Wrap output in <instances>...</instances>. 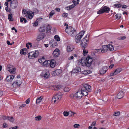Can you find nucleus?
Segmentation results:
<instances>
[{"mask_svg":"<svg viewBox=\"0 0 129 129\" xmlns=\"http://www.w3.org/2000/svg\"><path fill=\"white\" fill-rule=\"evenodd\" d=\"M64 25L66 28L65 29L66 32L70 36H74L76 34V30L72 27L68 26V24L66 23H65Z\"/></svg>","mask_w":129,"mask_h":129,"instance_id":"nucleus-1","label":"nucleus"},{"mask_svg":"<svg viewBox=\"0 0 129 129\" xmlns=\"http://www.w3.org/2000/svg\"><path fill=\"white\" fill-rule=\"evenodd\" d=\"M23 16L28 18L29 19H31L34 16V13L30 11H28L26 12L25 10H23L22 11Z\"/></svg>","mask_w":129,"mask_h":129,"instance_id":"nucleus-2","label":"nucleus"},{"mask_svg":"<svg viewBox=\"0 0 129 129\" xmlns=\"http://www.w3.org/2000/svg\"><path fill=\"white\" fill-rule=\"evenodd\" d=\"M110 8L108 7L105 6L102 7L97 13L98 14H100L104 13H108L110 11Z\"/></svg>","mask_w":129,"mask_h":129,"instance_id":"nucleus-3","label":"nucleus"},{"mask_svg":"<svg viewBox=\"0 0 129 129\" xmlns=\"http://www.w3.org/2000/svg\"><path fill=\"white\" fill-rule=\"evenodd\" d=\"M85 32V31H82L76 35L75 38V41L76 43H78L80 42L81 38L83 36Z\"/></svg>","mask_w":129,"mask_h":129,"instance_id":"nucleus-4","label":"nucleus"},{"mask_svg":"<svg viewBox=\"0 0 129 129\" xmlns=\"http://www.w3.org/2000/svg\"><path fill=\"white\" fill-rule=\"evenodd\" d=\"M87 95V93L86 92H84L81 91H79L76 92L74 94V97L78 99H80L83 96H86Z\"/></svg>","mask_w":129,"mask_h":129,"instance_id":"nucleus-5","label":"nucleus"},{"mask_svg":"<svg viewBox=\"0 0 129 129\" xmlns=\"http://www.w3.org/2000/svg\"><path fill=\"white\" fill-rule=\"evenodd\" d=\"M38 51L36 50L28 53V57L30 59H33L36 58L39 55Z\"/></svg>","mask_w":129,"mask_h":129,"instance_id":"nucleus-6","label":"nucleus"},{"mask_svg":"<svg viewBox=\"0 0 129 129\" xmlns=\"http://www.w3.org/2000/svg\"><path fill=\"white\" fill-rule=\"evenodd\" d=\"M62 96V94L61 93H57L52 98V101L54 103L57 102L61 99Z\"/></svg>","mask_w":129,"mask_h":129,"instance_id":"nucleus-7","label":"nucleus"},{"mask_svg":"<svg viewBox=\"0 0 129 129\" xmlns=\"http://www.w3.org/2000/svg\"><path fill=\"white\" fill-rule=\"evenodd\" d=\"M91 86L87 84H85L83 85L81 88V90L82 92H86L88 94V92H89L90 91Z\"/></svg>","mask_w":129,"mask_h":129,"instance_id":"nucleus-8","label":"nucleus"},{"mask_svg":"<svg viewBox=\"0 0 129 129\" xmlns=\"http://www.w3.org/2000/svg\"><path fill=\"white\" fill-rule=\"evenodd\" d=\"M7 69L11 74H14L15 73L16 68L13 65L8 64L7 65Z\"/></svg>","mask_w":129,"mask_h":129,"instance_id":"nucleus-9","label":"nucleus"},{"mask_svg":"<svg viewBox=\"0 0 129 129\" xmlns=\"http://www.w3.org/2000/svg\"><path fill=\"white\" fill-rule=\"evenodd\" d=\"M21 84V82L19 80H17L14 82L12 84L11 87L12 88L16 89L18 88Z\"/></svg>","mask_w":129,"mask_h":129,"instance_id":"nucleus-10","label":"nucleus"},{"mask_svg":"<svg viewBox=\"0 0 129 129\" xmlns=\"http://www.w3.org/2000/svg\"><path fill=\"white\" fill-rule=\"evenodd\" d=\"M102 48L104 50H107L113 51L114 50V48L113 46L111 44L104 45L102 46Z\"/></svg>","mask_w":129,"mask_h":129,"instance_id":"nucleus-11","label":"nucleus"},{"mask_svg":"<svg viewBox=\"0 0 129 129\" xmlns=\"http://www.w3.org/2000/svg\"><path fill=\"white\" fill-rule=\"evenodd\" d=\"M86 59L87 66L89 67H90L92 63V62L93 59V58L90 56H88Z\"/></svg>","mask_w":129,"mask_h":129,"instance_id":"nucleus-12","label":"nucleus"},{"mask_svg":"<svg viewBox=\"0 0 129 129\" xmlns=\"http://www.w3.org/2000/svg\"><path fill=\"white\" fill-rule=\"evenodd\" d=\"M41 75L45 78L47 79L48 78L50 74L48 70H45L42 71Z\"/></svg>","mask_w":129,"mask_h":129,"instance_id":"nucleus-13","label":"nucleus"},{"mask_svg":"<svg viewBox=\"0 0 129 129\" xmlns=\"http://www.w3.org/2000/svg\"><path fill=\"white\" fill-rule=\"evenodd\" d=\"M78 64L82 66H87L86 63L85 58L83 57L79 60L78 63Z\"/></svg>","mask_w":129,"mask_h":129,"instance_id":"nucleus-14","label":"nucleus"},{"mask_svg":"<svg viewBox=\"0 0 129 129\" xmlns=\"http://www.w3.org/2000/svg\"><path fill=\"white\" fill-rule=\"evenodd\" d=\"M18 5V2L16 0H13L11 3L10 7L13 9L16 8Z\"/></svg>","mask_w":129,"mask_h":129,"instance_id":"nucleus-15","label":"nucleus"},{"mask_svg":"<svg viewBox=\"0 0 129 129\" xmlns=\"http://www.w3.org/2000/svg\"><path fill=\"white\" fill-rule=\"evenodd\" d=\"M45 35L43 33L39 34L37 36L36 40L38 41H39L43 39L45 37Z\"/></svg>","mask_w":129,"mask_h":129,"instance_id":"nucleus-16","label":"nucleus"},{"mask_svg":"<svg viewBox=\"0 0 129 129\" xmlns=\"http://www.w3.org/2000/svg\"><path fill=\"white\" fill-rule=\"evenodd\" d=\"M88 41V40L83 39L81 43V47L83 48H85V47L87 46Z\"/></svg>","mask_w":129,"mask_h":129,"instance_id":"nucleus-17","label":"nucleus"},{"mask_svg":"<svg viewBox=\"0 0 129 129\" xmlns=\"http://www.w3.org/2000/svg\"><path fill=\"white\" fill-rule=\"evenodd\" d=\"M60 53V50L58 49H56L53 52V56L55 57H57L59 55Z\"/></svg>","mask_w":129,"mask_h":129,"instance_id":"nucleus-18","label":"nucleus"},{"mask_svg":"<svg viewBox=\"0 0 129 129\" xmlns=\"http://www.w3.org/2000/svg\"><path fill=\"white\" fill-rule=\"evenodd\" d=\"M62 72V70L60 69H56L52 73L53 75L54 76H58Z\"/></svg>","mask_w":129,"mask_h":129,"instance_id":"nucleus-19","label":"nucleus"},{"mask_svg":"<svg viewBox=\"0 0 129 129\" xmlns=\"http://www.w3.org/2000/svg\"><path fill=\"white\" fill-rule=\"evenodd\" d=\"M49 44L50 47H53L56 46L57 43L56 40H52L50 41Z\"/></svg>","mask_w":129,"mask_h":129,"instance_id":"nucleus-20","label":"nucleus"},{"mask_svg":"<svg viewBox=\"0 0 129 129\" xmlns=\"http://www.w3.org/2000/svg\"><path fill=\"white\" fill-rule=\"evenodd\" d=\"M14 78V76L12 75H9L7 76L6 79V81L8 82L12 81Z\"/></svg>","mask_w":129,"mask_h":129,"instance_id":"nucleus-21","label":"nucleus"},{"mask_svg":"<svg viewBox=\"0 0 129 129\" xmlns=\"http://www.w3.org/2000/svg\"><path fill=\"white\" fill-rule=\"evenodd\" d=\"M107 70V68L106 66H104L100 69V73L101 74H105Z\"/></svg>","mask_w":129,"mask_h":129,"instance_id":"nucleus-22","label":"nucleus"},{"mask_svg":"<svg viewBox=\"0 0 129 129\" xmlns=\"http://www.w3.org/2000/svg\"><path fill=\"white\" fill-rule=\"evenodd\" d=\"M49 66L52 68H54L56 64V61L54 59H52L50 60Z\"/></svg>","mask_w":129,"mask_h":129,"instance_id":"nucleus-23","label":"nucleus"},{"mask_svg":"<svg viewBox=\"0 0 129 129\" xmlns=\"http://www.w3.org/2000/svg\"><path fill=\"white\" fill-rule=\"evenodd\" d=\"M124 95L123 92L122 91H120L117 94V97L118 99H120L123 98Z\"/></svg>","mask_w":129,"mask_h":129,"instance_id":"nucleus-24","label":"nucleus"},{"mask_svg":"<svg viewBox=\"0 0 129 129\" xmlns=\"http://www.w3.org/2000/svg\"><path fill=\"white\" fill-rule=\"evenodd\" d=\"M53 87L55 90H59L62 89L63 88V87L61 85H53Z\"/></svg>","mask_w":129,"mask_h":129,"instance_id":"nucleus-25","label":"nucleus"},{"mask_svg":"<svg viewBox=\"0 0 129 129\" xmlns=\"http://www.w3.org/2000/svg\"><path fill=\"white\" fill-rule=\"evenodd\" d=\"M81 71V69L79 67H77L72 71L73 73H77Z\"/></svg>","mask_w":129,"mask_h":129,"instance_id":"nucleus-26","label":"nucleus"},{"mask_svg":"<svg viewBox=\"0 0 129 129\" xmlns=\"http://www.w3.org/2000/svg\"><path fill=\"white\" fill-rule=\"evenodd\" d=\"M74 49L73 46L72 45H68L67 48V51L68 52H71L73 51Z\"/></svg>","mask_w":129,"mask_h":129,"instance_id":"nucleus-27","label":"nucleus"},{"mask_svg":"<svg viewBox=\"0 0 129 129\" xmlns=\"http://www.w3.org/2000/svg\"><path fill=\"white\" fill-rule=\"evenodd\" d=\"M27 52V49L26 48L23 49L20 51L21 54L25 55L26 54Z\"/></svg>","mask_w":129,"mask_h":129,"instance_id":"nucleus-28","label":"nucleus"},{"mask_svg":"<svg viewBox=\"0 0 129 129\" xmlns=\"http://www.w3.org/2000/svg\"><path fill=\"white\" fill-rule=\"evenodd\" d=\"M75 6H76L75 5L73 4L72 5L69 6L67 7L66 8H65L68 11H69L72 9L74 8Z\"/></svg>","mask_w":129,"mask_h":129,"instance_id":"nucleus-29","label":"nucleus"},{"mask_svg":"<svg viewBox=\"0 0 129 129\" xmlns=\"http://www.w3.org/2000/svg\"><path fill=\"white\" fill-rule=\"evenodd\" d=\"M122 71V69L121 68H118L116 69L114 71V74H115L116 75L120 73Z\"/></svg>","mask_w":129,"mask_h":129,"instance_id":"nucleus-30","label":"nucleus"},{"mask_svg":"<svg viewBox=\"0 0 129 129\" xmlns=\"http://www.w3.org/2000/svg\"><path fill=\"white\" fill-rule=\"evenodd\" d=\"M81 72L82 73L85 75L90 74L91 73L90 70H85Z\"/></svg>","mask_w":129,"mask_h":129,"instance_id":"nucleus-31","label":"nucleus"},{"mask_svg":"<svg viewBox=\"0 0 129 129\" xmlns=\"http://www.w3.org/2000/svg\"><path fill=\"white\" fill-rule=\"evenodd\" d=\"M45 28L44 26H41L39 29V30L40 32H43L45 31Z\"/></svg>","mask_w":129,"mask_h":129,"instance_id":"nucleus-32","label":"nucleus"},{"mask_svg":"<svg viewBox=\"0 0 129 129\" xmlns=\"http://www.w3.org/2000/svg\"><path fill=\"white\" fill-rule=\"evenodd\" d=\"M43 99L42 96H41L40 97H39L37 98L36 100V103L37 104H38Z\"/></svg>","mask_w":129,"mask_h":129,"instance_id":"nucleus-33","label":"nucleus"},{"mask_svg":"<svg viewBox=\"0 0 129 129\" xmlns=\"http://www.w3.org/2000/svg\"><path fill=\"white\" fill-rule=\"evenodd\" d=\"M49 62L50 60H45L43 64L44 65H45L46 66H49Z\"/></svg>","mask_w":129,"mask_h":129,"instance_id":"nucleus-34","label":"nucleus"},{"mask_svg":"<svg viewBox=\"0 0 129 129\" xmlns=\"http://www.w3.org/2000/svg\"><path fill=\"white\" fill-rule=\"evenodd\" d=\"M55 12L54 10H52L49 13V18L52 17L53 15L55 14Z\"/></svg>","mask_w":129,"mask_h":129,"instance_id":"nucleus-35","label":"nucleus"},{"mask_svg":"<svg viewBox=\"0 0 129 129\" xmlns=\"http://www.w3.org/2000/svg\"><path fill=\"white\" fill-rule=\"evenodd\" d=\"M45 59L44 57H43L42 58H40L38 60V61L40 63L43 64L44 62L45 61Z\"/></svg>","mask_w":129,"mask_h":129,"instance_id":"nucleus-36","label":"nucleus"},{"mask_svg":"<svg viewBox=\"0 0 129 129\" xmlns=\"http://www.w3.org/2000/svg\"><path fill=\"white\" fill-rule=\"evenodd\" d=\"M97 51L98 53H104L105 51H106L105 50H104L103 48V49H98L97 50Z\"/></svg>","mask_w":129,"mask_h":129,"instance_id":"nucleus-37","label":"nucleus"},{"mask_svg":"<svg viewBox=\"0 0 129 129\" xmlns=\"http://www.w3.org/2000/svg\"><path fill=\"white\" fill-rule=\"evenodd\" d=\"M83 55L85 56L87 54L88 52V50L85 49V48H84V49H83Z\"/></svg>","mask_w":129,"mask_h":129,"instance_id":"nucleus-38","label":"nucleus"},{"mask_svg":"<svg viewBox=\"0 0 129 129\" xmlns=\"http://www.w3.org/2000/svg\"><path fill=\"white\" fill-rule=\"evenodd\" d=\"M8 18L10 21H12L13 20L12 18V15L11 14H10L8 15Z\"/></svg>","mask_w":129,"mask_h":129,"instance_id":"nucleus-39","label":"nucleus"},{"mask_svg":"<svg viewBox=\"0 0 129 129\" xmlns=\"http://www.w3.org/2000/svg\"><path fill=\"white\" fill-rule=\"evenodd\" d=\"M8 120L11 122H13L14 120V119L13 117L9 116Z\"/></svg>","mask_w":129,"mask_h":129,"instance_id":"nucleus-40","label":"nucleus"},{"mask_svg":"<svg viewBox=\"0 0 129 129\" xmlns=\"http://www.w3.org/2000/svg\"><path fill=\"white\" fill-rule=\"evenodd\" d=\"M42 118L41 116L40 115H38L35 117V119L37 121H39Z\"/></svg>","mask_w":129,"mask_h":129,"instance_id":"nucleus-41","label":"nucleus"},{"mask_svg":"<svg viewBox=\"0 0 129 129\" xmlns=\"http://www.w3.org/2000/svg\"><path fill=\"white\" fill-rule=\"evenodd\" d=\"M23 21H24V23H25L26 22L27 20L25 18H23L22 17H21L20 18V22H23Z\"/></svg>","mask_w":129,"mask_h":129,"instance_id":"nucleus-42","label":"nucleus"},{"mask_svg":"<svg viewBox=\"0 0 129 129\" xmlns=\"http://www.w3.org/2000/svg\"><path fill=\"white\" fill-rule=\"evenodd\" d=\"M73 2L74 3V4H75V6L77 5V4H79V0H73Z\"/></svg>","mask_w":129,"mask_h":129,"instance_id":"nucleus-43","label":"nucleus"},{"mask_svg":"<svg viewBox=\"0 0 129 129\" xmlns=\"http://www.w3.org/2000/svg\"><path fill=\"white\" fill-rule=\"evenodd\" d=\"M70 113L69 111L67 112L64 111L63 112V115L64 116H67L69 114H70Z\"/></svg>","mask_w":129,"mask_h":129,"instance_id":"nucleus-44","label":"nucleus"},{"mask_svg":"<svg viewBox=\"0 0 129 129\" xmlns=\"http://www.w3.org/2000/svg\"><path fill=\"white\" fill-rule=\"evenodd\" d=\"M32 46V44L31 43H27L26 44V47L28 49H29Z\"/></svg>","mask_w":129,"mask_h":129,"instance_id":"nucleus-45","label":"nucleus"},{"mask_svg":"<svg viewBox=\"0 0 129 129\" xmlns=\"http://www.w3.org/2000/svg\"><path fill=\"white\" fill-rule=\"evenodd\" d=\"M70 90V88L68 87H66L64 88V90L66 92L69 91Z\"/></svg>","mask_w":129,"mask_h":129,"instance_id":"nucleus-46","label":"nucleus"},{"mask_svg":"<svg viewBox=\"0 0 129 129\" xmlns=\"http://www.w3.org/2000/svg\"><path fill=\"white\" fill-rule=\"evenodd\" d=\"M54 38L55 40L58 41H60V38L57 35H55L54 37Z\"/></svg>","mask_w":129,"mask_h":129,"instance_id":"nucleus-47","label":"nucleus"},{"mask_svg":"<svg viewBox=\"0 0 129 129\" xmlns=\"http://www.w3.org/2000/svg\"><path fill=\"white\" fill-rule=\"evenodd\" d=\"M116 17V19H119L121 16V14H117L115 16Z\"/></svg>","mask_w":129,"mask_h":129,"instance_id":"nucleus-48","label":"nucleus"},{"mask_svg":"<svg viewBox=\"0 0 129 129\" xmlns=\"http://www.w3.org/2000/svg\"><path fill=\"white\" fill-rule=\"evenodd\" d=\"M69 112L70 113V114H71V116H73L76 113L75 112H72L71 111H69Z\"/></svg>","mask_w":129,"mask_h":129,"instance_id":"nucleus-49","label":"nucleus"},{"mask_svg":"<svg viewBox=\"0 0 129 129\" xmlns=\"http://www.w3.org/2000/svg\"><path fill=\"white\" fill-rule=\"evenodd\" d=\"M120 112H114V115L115 116H118L120 114Z\"/></svg>","mask_w":129,"mask_h":129,"instance_id":"nucleus-50","label":"nucleus"},{"mask_svg":"<svg viewBox=\"0 0 129 129\" xmlns=\"http://www.w3.org/2000/svg\"><path fill=\"white\" fill-rule=\"evenodd\" d=\"M9 116H3L2 117V118L4 120H8Z\"/></svg>","mask_w":129,"mask_h":129,"instance_id":"nucleus-51","label":"nucleus"},{"mask_svg":"<svg viewBox=\"0 0 129 129\" xmlns=\"http://www.w3.org/2000/svg\"><path fill=\"white\" fill-rule=\"evenodd\" d=\"M68 16V14L67 13H64L62 14V16L63 17H66Z\"/></svg>","mask_w":129,"mask_h":129,"instance_id":"nucleus-52","label":"nucleus"},{"mask_svg":"<svg viewBox=\"0 0 129 129\" xmlns=\"http://www.w3.org/2000/svg\"><path fill=\"white\" fill-rule=\"evenodd\" d=\"M126 38V37L125 36H123L121 37H120L118 38V39L119 40H123Z\"/></svg>","mask_w":129,"mask_h":129,"instance_id":"nucleus-53","label":"nucleus"},{"mask_svg":"<svg viewBox=\"0 0 129 129\" xmlns=\"http://www.w3.org/2000/svg\"><path fill=\"white\" fill-rule=\"evenodd\" d=\"M121 6V4H116L114 5L117 8L120 7Z\"/></svg>","mask_w":129,"mask_h":129,"instance_id":"nucleus-54","label":"nucleus"},{"mask_svg":"<svg viewBox=\"0 0 129 129\" xmlns=\"http://www.w3.org/2000/svg\"><path fill=\"white\" fill-rule=\"evenodd\" d=\"M51 26L49 25H48L47 27V30L48 31L50 30L51 29Z\"/></svg>","mask_w":129,"mask_h":129,"instance_id":"nucleus-55","label":"nucleus"},{"mask_svg":"<svg viewBox=\"0 0 129 129\" xmlns=\"http://www.w3.org/2000/svg\"><path fill=\"white\" fill-rule=\"evenodd\" d=\"M80 125L77 124H75L74 125V127L75 128H77L79 127Z\"/></svg>","mask_w":129,"mask_h":129,"instance_id":"nucleus-56","label":"nucleus"},{"mask_svg":"<svg viewBox=\"0 0 129 129\" xmlns=\"http://www.w3.org/2000/svg\"><path fill=\"white\" fill-rule=\"evenodd\" d=\"M33 24L34 26H37V25H38V21L37 20L35 22L34 24L33 23Z\"/></svg>","mask_w":129,"mask_h":129,"instance_id":"nucleus-57","label":"nucleus"},{"mask_svg":"<svg viewBox=\"0 0 129 129\" xmlns=\"http://www.w3.org/2000/svg\"><path fill=\"white\" fill-rule=\"evenodd\" d=\"M18 128V126H15L13 127H11L9 129H17Z\"/></svg>","mask_w":129,"mask_h":129,"instance_id":"nucleus-58","label":"nucleus"},{"mask_svg":"<svg viewBox=\"0 0 129 129\" xmlns=\"http://www.w3.org/2000/svg\"><path fill=\"white\" fill-rule=\"evenodd\" d=\"M8 125L6 123H4L3 124V127L4 128H6L7 127Z\"/></svg>","mask_w":129,"mask_h":129,"instance_id":"nucleus-59","label":"nucleus"},{"mask_svg":"<svg viewBox=\"0 0 129 129\" xmlns=\"http://www.w3.org/2000/svg\"><path fill=\"white\" fill-rule=\"evenodd\" d=\"M116 75L115 74H114V72L113 73H110V76H113L114 75Z\"/></svg>","mask_w":129,"mask_h":129,"instance_id":"nucleus-60","label":"nucleus"},{"mask_svg":"<svg viewBox=\"0 0 129 129\" xmlns=\"http://www.w3.org/2000/svg\"><path fill=\"white\" fill-rule=\"evenodd\" d=\"M74 56H71L68 58V59L70 60H71L74 58Z\"/></svg>","mask_w":129,"mask_h":129,"instance_id":"nucleus-61","label":"nucleus"},{"mask_svg":"<svg viewBox=\"0 0 129 129\" xmlns=\"http://www.w3.org/2000/svg\"><path fill=\"white\" fill-rule=\"evenodd\" d=\"M70 97L71 98L73 99L74 97V95L73 94H71L70 95Z\"/></svg>","mask_w":129,"mask_h":129,"instance_id":"nucleus-62","label":"nucleus"},{"mask_svg":"<svg viewBox=\"0 0 129 129\" xmlns=\"http://www.w3.org/2000/svg\"><path fill=\"white\" fill-rule=\"evenodd\" d=\"M30 100L29 99L25 101V103L26 104H28L29 103Z\"/></svg>","mask_w":129,"mask_h":129,"instance_id":"nucleus-63","label":"nucleus"},{"mask_svg":"<svg viewBox=\"0 0 129 129\" xmlns=\"http://www.w3.org/2000/svg\"><path fill=\"white\" fill-rule=\"evenodd\" d=\"M96 124V122L95 121H94L91 124V125H92V126H95Z\"/></svg>","mask_w":129,"mask_h":129,"instance_id":"nucleus-64","label":"nucleus"}]
</instances>
